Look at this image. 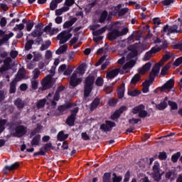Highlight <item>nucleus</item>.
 <instances>
[{
  "label": "nucleus",
  "instance_id": "nucleus-41",
  "mask_svg": "<svg viewBox=\"0 0 182 182\" xmlns=\"http://www.w3.org/2000/svg\"><path fill=\"white\" fill-rule=\"evenodd\" d=\"M102 182H112V175L109 173H105L103 176Z\"/></svg>",
  "mask_w": 182,
  "mask_h": 182
},
{
  "label": "nucleus",
  "instance_id": "nucleus-21",
  "mask_svg": "<svg viewBox=\"0 0 182 182\" xmlns=\"http://www.w3.org/2000/svg\"><path fill=\"white\" fill-rule=\"evenodd\" d=\"M118 36H120V32H119L117 30H114L108 34L107 38L109 41H114V39L118 38Z\"/></svg>",
  "mask_w": 182,
  "mask_h": 182
},
{
  "label": "nucleus",
  "instance_id": "nucleus-15",
  "mask_svg": "<svg viewBox=\"0 0 182 182\" xmlns=\"http://www.w3.org/2000/svg\"><path fill=\"white\" fill-rule=\"evenodd\" d=\"M0 36L3 37L2 39L0 40V46L4 45L5 42H8V40L10 38L14 36V33L11 32L9 34H5V31L0 30Z\"/></svg>",
  "mask_w": 182,
  "mask_h": 182
},
{
  "label": "nucleus",
  "instance_id": "nucleus-56",
  "mask_svg": "<svg viewBox=\"0 0 182 182\" xmlns=\"http://www.w3.org/2000/svg\"><path fill=\"white\" fill-rule=\"evenodd\" d=\"M70 107V105H62L58 107V110L60 112V113H63L65 110H68Z\"/></svg>",
  "mask_w": 182,
  "mask_h": 182
},
{
  "label": "nucleus",
  "instance_id": "nucleus-45",
  "mask_svg": "<svg viewBox=\"0 0 182 182\" xmlns=\"http://www.w3.org/2000/svg\"><path fill=\"white\" fill-rule=\"evenodd\" d=\"M170 66H171V64H167L162 68L161 71V75H162V76H166V75H167V72H168V69H170Z\"/></svg>",
  "mask_w": 182,
  "mask_h": 182
},
{
  "label": "nucleus",
  "instance_id": "nucleus-13",
  "mask_svg": "<svg viewBox=\"0 0 182 182\" xmlns=\"http://www.w3.org/2000/svg\"><path fill=\"white\" fill-rule=\"evenodd\" d=\"M44 32L50 36L53 35H56L59 32V28H52V23H49L47 26H46L43 29Z\"/></svg>",
  "mask_w": 182,
  "mask_h": 182
},
{
  "label": "nucleus",
  "instance_id": "nucleus-57",
  "mask_svg": "<svg viewBox=\"0 0 182 182\" xmlns=\"http://www.w3.org/2000/svg\"><path fill=\"white\" fill-rule=\"evenodd\" d=\"M168 105L172 110H177V109H178L177 103H176L175 102L168 101Z\"/></svg>",
  "mask_w": 182,
  "mask_h": 182
},
{
  "label": "nucleus",
  "instance_id": "nucleus-61",
  "mask_svg": "<svg viewBox=\"0 0 182 182\" xmlns=\"http://www.w3.org/2000/svg\"><path fill=\"white\" fill-rule=\"evenodd\" d=\"M171 4H174V0H164L162 1V4L164 5V6H168L171 5Z\"/></svg>",
  "mask_w": 182,
  "mask_h": 182
},
{
  "label": "nucleus",
  "instance_id": "nucleus-12",
  "mask_svg": "<svg viewBox=\"0 0 182 182\" xmlns=\"http://www.w3.org/2000/svg\"><path fill=\"white\" fill-rule=\"evenodd\" d=\"M77 112H79V109H77V107H75L72 111L71 114L68 117L66 124L68 126H73V124H75V120L76 119V113H77Z\"/></svg>",
  "mask_w": 182,
  "mask_h": 182
},
{
  "label": "nucleus",
  "instance_id": "nucleus-64",
  "mask_svg": "<svg viewBox=\"0 0 182 182\" xmlns=\"http://www.w3.org/2000/svg\"><path fill=\"white\" fill-rule=\"evenodd\" d=\"M97 86H103V78L99 77L96 82H95Z\"/></svg>",
  "mask_w": 182,
  "mask_h": 182
},
{
  "label": "nucleus",
  "instance_id": "nucleus-53",
  "mask_svg": "<svg viewBox=\"0 0 182 182\" xmlns=\"http://www.w3.org/2000/svg\"><path fill=\"white\" fill-rule=\"evenodd\" d=\"M50 41H46L45 43L42 44L41 50H46V49L50 46Z\"/></svg>",
  "mask_w": 182,
  "mask_h": 182
},
{
  "label": "nucleus",
  "instance_id": "nucleus-35",
  "mask_svg": "<svg viewBox=\"0 0 182 182\" xmlns=\"http://www.w3.org/2000/svg\"><path fill=\"white\" fill-rule=\"evenodd\" d=\"M66 50H68V45L64 44L56 50V53L57 55H60V53H64Z\"/></svg>",
  "mask_w": 182,
  "mask_h": 182
},
{
  "label": "nucleus",
  "instance_id": "nucleus-5",
  "mask_svg": "<svg viewBox=\"0 0 182 182\" xmlns=\"http://www.w3.org/2000/svg\"><path fill=\"white\" fill-rule=\"evenodd\" d=\"M170 54H166L165 55H164L160 62L153 67L150 73V77H154V76H157V75H159V72H160V67L163 66L164 65V63L167 62L170 59Z\"/></svg>",
  "mask_w": 182,
  "mask_h": 182
},
{
  "label": "nucleus",
  "instance_id": "nucleus-34",
  "mask_svg": "<svg viewBox=\"0 0 182 182\" xmlns=\"http://www.w3.org/2000/svg\"><path fill=\"white\" fill-rule=\"evenodd\" d=\"M75 22H76V18H73L70 21H65L63 26L64 29L70 28V26H72V25H73V23H75Z\"/></svg>",
  "mask_w": 182,
  "mask_h": 182
},
{
  "label": "nucleus",
  "instance_id": "nucleus-10",
  "mask_svg": "<svg viewBox=\"0 0 182 182\" xmlns=\"http://www.w3.org/2000/svg\"><path fill=\"white\" fill-rule=\"evenodd\" d=\"M72 37V33H68L66 31H63L57 36V39L60 41V45L68 42Z\"/></svg>",
  "mask_w": 182,
  "mask_h": 182
},
{
  "label": "nucleus",
  "instance_id": "nucleus-17",
  "mask_svg": "<svg viewBox=\"0 0 182 182\" xmlns=\"http://www.w3.org/2000/svg\"><path fill=\"white\" fill-rule=\"evenodd\" d=\"M15 132L16 137H22V136L26 134V127L22 125L18 126L16 127Z\"/></svg>",
  "mask_w": 182,
  "mask_h": 182
},
{
  "label": "nucleus",
  "instance_id": "nucleus-2",
  "mask_svg": "<svg viewBox=\"0 0 182 182\" xmlns=\"http://www.w3.org/2000/svg\"><path fill=\"white\" fill-rule=\"evenodd\" d=\"M180 23L178 25L174 24L173 26L166 25L163 27L161 31L162 35H166V36H169L171 39H174V35H177V33H180L181 32V28H180Z\"/></svg>",
  "mask_w": 182,
  "mask_h": 182
},
{
  "label": "nucleus",
  "instance_id": "nucleus-32",
  "mask_svg": "<svg viewBox=\"0 0 182 182\" xmlns=\"http://www.w3.org/2000/svg\"><path fill=\"white\" fill-rule=\"evenodd\" d=\"M15 106L18 107V109H23V106H25V102L21 100V98H18L15 102H14Z\"/></svg>",
  "mask_w": 182,
  "mask_h": 182
},
{
  "label": "nucleus",
  "instance_id": "nucleus-29",
  "mask_svg": "<svg viewBox=\"0 0 182 182\" xmlns=\"http://www.w3.org/2000/svg\"><path fill=\"white\" fill-rule=\"evenodd\" d=\"M40 142H41V134H37L33 138L31 141V144L32 146H39Z\"/></svg>",
  "mask_w": 182,
  "mask_h": 182
},
{
  "label": "nucleus",
  "instance_id": "nucleus-40",
  "mask_svg": "<svg viewBox=\"0 0 182 182\" xmlns=\"http://www.w3.org/2000/svg\"><path fill=\"white\" fill-rule=\"evenodd\" d=\"M106 32V27H103L101 29L94 31L93 35L94 36H99V35H102V33H105Z\"/></svg>",
  "mask_w": 182,
  "mask_h": 182
},
{
  "label": "nucleus",
  "instance_id": "nucleus-1",
  "mask_svg": "<svg viewBox=\"0 0 182 182\" xmlns=\"http://www.w3.org/2000/svg\"><path fill=\"white\" fill-rule=\"evenodd\" d=\"M128 49L130 52L127 55V58L122 57L118 60L119 65H123V63L126 62L122 67V70L120 68H116L109 71L106 75L107 79H114V77H116L119 73H121V75L129 73L130 69L134 68V65L136 63V60L134 58L140 53V52H141V48L139 44H135L134 46H130Z\"/></svg>",
  "mask_w": 182,
  "mask_h": 182
},
{
  "label": "nucleus",
  "instance_id": "nucleus-55",
  "mask_svg": "<svg viewBox=\"0 0 182 182\" xmlns=\"http://www.w3.org/2000/svg\"><path fill=\"white\" fill-rule=\"evenodd\" d=\"M73 72V68H72V67L70 66H68L67 68H65L63 75H65V76H69V75H70V73H72Z\"/></svg>",
  "mask_w": 182,
  "mask_h": 182
},
{
  "label": "nucleus",
  "instance_id": "nucleus-38",
  "mask_svg": "<svg viewBox=\"0 0 182 182\" xmlns=\"http://www.w3.org/2000/svg\"><path fill=\"white\" fill-rule=\"evenodd\" d=\"M143 109H144V106H143V105H139L138 107H135L132 109V113L134 114H137V113H140V112H141V110H143Z\"/></svg>",
  "mask_w": 182,
  "mask_h": 182
},
{
  "label": "nucleus",
  "instance_id": "nucleus-63",
  "mask_svg": "<svg viewBox=\"0 0 182 182\" xmlns=\"http://www.w3.org/2000/svg\"><path fill=\"white\" fill-rule=\"evenodd\" d=\"M0 26H1V28H4V26H6V18L5 17H2L0 19Z\"/></svg>",
  "mask_w": 182,
  "mask_h": 182
},
{
  "label": "nucleus",
  "instance_id": "nucleus-19",
  "mask_svg": "<svg viewBox=\"0 0 182 182\" xmlns=\"http://www.w3.org/2000/svg\"><path fill=\"white\" fill-rule=\"evenodd\" d=\"M125 110H127V107L125 106L121 107L119 110H117L112 116L111 119L112 120H116V119H119L120 117V114H122V112H125Z\"/></svg>",
  "mask_w": 182,
  "mask_h": 182
},
{
  "label": "nucleus",
  "instance_id": "nucleus-7",
  "mask_svg": "<svg viewBox=\"0 0 182 182\" xmlns=\"http://www.w3.org/2000/svg\"><path fill=\"white\" fill-rule=\"evenodd\" d=\"M164 48H167V44L163 43V45H161L160 47L155 46L151 49V50L148 51L145 55H144V60H150L151 58H153V55L154 53H157V52H159L161 49H164Z\"/></svg>",
  "mask_w": 182,
  "mask_h": 182
},
{
  "label": "nucleus",
  "instance_id": "nucleus-33",
  "mask_svg": "<svg viewBox=\"0 0 182 182\" xmlns=\"http://www.w3.org/2000/svg\"><path fill=\"white\" fill-rule=\"evenodd\" d=\"M19 168V163L16 162L13 164L11 166H6L5 168L6 170H9V171H12V170H16V168Z\"/></svg>",
  "mask_w": 182,
  "mask_h": 182
},
{
  "label": "nucleus",
  "instance_id": "nucleus-25",
  "mask_svg": "<svg viewBox=\"0 0 182 182\" xmlns=\"http://www.w3.org/2000/svg\"><path fill=\"white\" fill-rule=\"evenodd\" d=\"M167 100H168V97H166L164 98V102H161L159 105H156V108L158 110H164L166 107H167Z\"/></svg>",
  "mask_w": 182,
  "mask_h": 182
},
{
  "label": "nucleus",
  "instance_id": "nucleus-22",
  "mask_svg": "<svg viewBox=\"0 0 182 182\" xmlns=\"http://www.w3.org/2000/svg\"><path fill=\"white\" fill-rule=\"evenodd\" d=\"M151 85V81L150 80H146L142 83V92L143 93H148L149 88L150 87V85Z\"/></svg>",
  "mask_w": 182,
  "mask_h": 182
},
{
  "label": "nucleus",
  "instance_id": "nucleus-50",
  "mask_svg": "<svg viewBox=\"0 0 182 182\" xmlns=\"http://www.w3.org/2000/svg\"><path fill=\"white\" fill-rule=\"evenodd\" d=\"M106 18H107V11H104L100 16V22L102 23L104 21H106Z\"/></svg>",
  "mask_w": 182,
  "mask_h": 182
},
{
  "label": "nucleus",
  "instance_id": "nucleus-44",
  "mask_svg": "<svg viewBox=\"0 0 182 182\" xmlns=\"http://www.w3.org/2000/svg\"><path fill=\"white\" fill-rule=\"evenodd\" d=\"M23 75H25V70L20 69L17 73V77H16V80H21L23 77Z\"/></svg>",
  "mask_w": 182,
  "mask_h": 182
},
{
  "label": "nucleus",
  "instance_id": "nucleus-6",
  "mask_svg": "<svg viewBox=\"0 0 182 182\" xmlns=\"http://www.w3.org/2000/svg\"><path fill=\"white\" fill-rule=\"evenodd\" d=\"M93 83H95V77L89 76L85 79L84 91V95L85 97H87V96L90 95L92 89H93Z\"/></svg>",
  "mask_w": 182,
  "mask_h": 182
},
{
  "label": "nucleus",
  "instance_id": "nucleus-49",
  "mask_svg": "<svg viewBox=\"0 0 182 182\" xmlns=\"http://www.w3.org/2000/svg\"><path fill=\"white\" fill-rule=\"evenodd\" d=\"M39 85V80H31V86H32V89H33L34 90H36V89H38V85Z\"/></svg>",
  "mask_w": 182,
  "mask_h": 182
},
{
  "label": "nucleus",
  "instance_id": "nucleus-60",
  "mask_svg": "<svg viewBox=\"0 0 182 182\" xmlns=\"http://www.w3.org/2000/svg\"><path fill=\"white\" fill-rule=\"evenodd\" d=\"M32 45H33V41L30 40L26 43L25 49L26 50H29L32 48Z\"/></svg>",
  "mask_w": 182,
  "mask_h": 182
},
{
  "label": "nucleus",
  "instance_id": "nucleus-3",
  "mask_svg": "<svg viewBox=\"0 0 182 182\" xmlns=\"http://www.w3.org/2000/svg\"><path fill=\"white\" fill-rule=\"evenodd\" d=\"M48 105L51 109H55L57 103L53 100V94L49 93L46 99L41 100L37 102L38 109H41L45 106V105Z\"/></svg>",
  "mask_w": 182,
  "mask_h": 182
},
{
  "label": "nucleus",
  "instance_id": "nucleus-4",
  "mask_svg": "<svg viewBox=\"0 0 182 182\" xmlns=\"http://www.w3.org/2000/svg\"><path fill=\"white\" fill-rule=\"evenodd\" d=\"M170 54H166L165 55H164L160 62L153 67L150 73V77H154V76H157V75H159V72H160V67L163 66L164 65V63L167 62L170 59Z\"/></svg>",
  "mask_w": 182,
  "mask_h": 182
},
{
  "label": "nucleus",
  "instance_id": "nucleus-16",
  "mask_svg": "<svg viewBox=\"0 0 182 182\" xmlns=\"http://www.w3.org/2000/svg\"><path fill=\"white\" fill-rule=\"evenodd\" d=\"M150 69H151V63H146L138 69V73L141 75H146L147 72H149Z\"/></svg>",
  "mask_w": 182,
  "mask_h": 182
},
{
  "label": "nucleus",
  "instance_id": "nucleus-26",
  "mask_svg": "<svg viewBox=\"0 0 182 182\" xmlns=\"http://www.w3.org/2000/svg\"><path fill=\"white\" fill-rule=\"evenodd\" d=\"M68 137H69V134H65L63 131H60L57 135V139L59 141H64Z\"/></svg>",
  "mask_w": 182,
  "mask_h": 182
},
{
  "label": "nucleus",
  "instance_id": "nucleus-18",
  "mask_svg": "<svg viewBox=\"0 0 182 182\" xmlns=\"http://www.w3.org/2000/svg\"><path fill=\"white\" fill-rule=\"evenodd\" d=\"M49 150H53V146H52V144L48 143L43 147L40 151L37 152V155L38 156H45L46 151H49Z\"/></svg>",
  "mask_w": 182,
  "mask_h": 182
},
{
  "label": "nucleus",
  "instance_id": "nucleus-31",
  "mask_svg": "<svg viewBox=\"0 0 182 182\" xmlns=\"http://www.w3.org/2000/svg\"><path fill=\"white\" fill-rule=\"evenodd\" d=\"M65 90V87L63 86H60L58 88L54 97H53V99L54 100V101L56 102L59 100V92H62V90Z\"/></svg>",
  "mask_w": 182,
  "mask_h": 182
},
{
  "label": "nucleus",
  "instance_id": "nucleus-42",
  "mask_svg": "<svg viewBox=\"0 0 182 182\" xmlns=\"http://www.w3.org/2000/svg\"><path fill=\"white\" fill-rule=\"evenodd\" d=\"M140 78H141V77H140L139 74L135 75L131 80V84L136 85V83H137V82H140Z\"/></svg>",
  "mask_w": 182,
  "mask_h": 182
},
{
  "label": "nucleus",
  "instance_id": "nucleus-37",
  "mask_svg": "<svg viewBox=\"0 0 182 182\" xmlns=\"http://www.w3.org/2000/svg\"><path fill=\"white\" fill-rule=\"evenodd\" d=\"M100 103V100H99V98L95 99L92 103L91 104V107H90L91 110H95V109H96V107L99 106Z\"/></svg>",
  "mask_w": 182,
  "mask_h": 182
},
{
  "label": "nucleus",
  "instance_id": "nucleus-14",
  "mask_svg": "<svg viewBox=\"0 0 182 182\" xmlns=\"http://www.w3.org/2000/svg\"><path fill=\"white\" fill-rule=\"evenodd\" d=\"M174 87V80L171 79L166 82L161 88L162 92H170Z\"/></svg>",
  "mask_w": 182,
  "mask_h": 182
},
{
  "label": "nucleus",
  "instance_id": "nucleus-36",
  "mask_svg": "<svg viewBox=\"0 0 182 182\" xmlns=\"http://www.w3.org/2000/svg\"><path fill=\"white\" fill-rule=\"evenodd\" d=\"M141 92H140V90H129L128 91V95L129 96H132V97H135V96H139V95H141Z\"/></svg>",
  "mask_w": 182,
  "mask_h": 182
},
{
  "label": "nucleus",
  "instance_id": "nucleus-52",
  "mask_svg": "<svg viewBox=\"0 0 182 182\" xmlns=\"http://www.w3.org/2000/svg\"><path fill=\"white\" fill-rule=\"evenodd\" d=\"M6 124V120L3 119L0 121V133H2L5 130V125Z\"/></svg>",
  "mask_w": 182,
  "mask_h": 182
},
{
  "label": "nucleus",
  "instance_id": "nucleus-48",
  "mask_svg": "<svg viewBox=\"0 0 182 182\" xmlns=\"http://www.w3.org/2000/svg\"><path fill=\"white\" fill-rule=\"evenodd\" d=\"M120 8H122L121 4H119L116 7H112V11H110V15H113V16L116 15V14H117V12H119V9H120Z\"/></svg>",
  "mask_w": 182,
  "mask_h": 182
},
{
  "label": "nucleus",
  "instance_id": "nucleus-59",
  "mask_svg": "<svg viewBox=\"0 0 182 182\" xmlns=\"http://www.w3.org/2000/svg\"><path fill=\"white\" fill-rule=\"evenodd\" d=\"M58 4H59V3H57L55 0L51 1L50 5V8L51 11H55L58 8Z\"/></svg>",
  "mask_w": 182,
  "mask_h": 182
},
{
  "label": "nucleus",
  "instance_id": "nucleus-30",
  "mask_svg": "<svg viewBox=\"0 0 182 182\" xmlns=\"http://www.w3.org/2000/svg\"><path fill=\"white\" fill-rule=\"evenodd\" d=\"M68 11H69V7L63 6V8L57 9L55 11V15L57 16H60V15H62V14H63V12H68Z\"/></svg>",
  "mask_w": 182,
  "mask_h": 182
},
{
  "label": "nucleus",
  "instance_id": "nucleus-43",
  "mask_svg": "<svg viewBox=\"0 0 182 182\" xmlns=\"http://www.w3.org/2000/svg\"><path fill=\"white\" fill-rule=\"evenodd\" d=\"M39 76H41V70H39V69L36 68L33 70V80H37L38 77H39Z\"/></svg>",
  "mask_w": 182,
  "mask_h": 182
},
{
  "label": "nucleus",
  "instance_id": "nucleus-54",
  "mask_svg": "<svg viewBox=\"0 0 182 182\" xmlns=\"http://www.w3.org/2000/svg\"><path fill=\"white\" fill-rule=\"evenodd\" d=\"M31 35L32 36H33V38H38V36H42L43 33L41 32L39 30H35L32 32Z\"/></svg>",
  "mask_w": 182,
  "mask_h": 182
},
{
  "label": "nucleus",
  "instance_id": "nucleus-28",
  "mask_svg": "<svg viewBox=\"0 0 182 182\" xmlns=\"http://www.w3.org/2000/svg\"><path fill=\"white\" fill-rule=\"evenodd\" d=\"M118 93V97L119 99H122L124 96V84H122L119 87L117 90Z\"/></svg>",
  "mask_w": 182,
  "mask_h": 182
},
{
  "label": "nucleus",
  "instance_id": "nucleus-9",
  "mask_svg": "<svg viewBox=\"0 0 182 182\" xmlns=\"http://www.w3.org/2000/svg\"><path fill=\"white\" fill-rule=\"evenodd\" d=\"M52 75H47L43 80L41 81V86L43 90H46L48 89H50L52 87Z\"/></svg>",
  "mask_w": 182,
  "mask_h": 182
},
{
  "label": "nucleus",
  "instance_id": "nucleus-8",
  "mask_svg": "<svg viewBox=\"0 0 182 182\" xmlns=\"http://www.w3.org/2000/svg\"><path fill=\"white\" fill-rule=\"evenodd\" d=\"M152 177L156 181H159L161 179V175H160V164L155 162L152 169Z\"/></svg>",
  "mask_w": 182,
  "mask_h": 182
},
{
  "label": "nucleus",
  "instance_id": "nucleus-11",
  "mask_svg": "<svg viewBox=\"0 0 182 182\" xmlns=\"http://www.w3.org/2000/svg\"><path fill=\"white\" fill-rule=\"evenodd\" d=\"M80 83H82V77L77 75L76 73H73L70 80V86L75 87V86H77Z\"/></svg>",
  "mask_w": 182,
  "mask_h": 182
},
{
  "label": "nucleus",
  "instance_id": "nucleus-23",
  "mask_svg": "<svg viewBox=\"0 0 182 182\" xmlns=\"http://www.w3.org/2000/svg\"><path fill=\"white\" fill-rule=\"evenodd\" d=\"M11 61L12 60L11 58H6L4 60V65L0 68V72H5V70H8L9 69V63H11Z\"/></svg>",
  "mask_w": 182,
  "mask_h": 182
},
{
  "label": "nucleus",
  "instance_id": "nucleus-47",
  "mask_svg": "<svg viewBox=\"0 0 182 182\" xmlns=\"http://www.w3.org/2000/svg\"><path fill=\"white\" fill-rule=\"evenodd\" d=\"M123 180V177L117 176L116 173L112 174V182H120Z\"/></svg>",
  "mask_w": 182,
  "mask_h": 182
},
{
  "label": "nucleus",
  "instance_id": "nucleus-24",
  "mask_svg": "<svg viewBox=\"0 0 182 182\" xmlns=\"http://www.w3.org/2000/svg\"><path fill=\"white\" fill-rule=\"evenodd\" d=\"M85 70H86V65H81L76 69V70L74 71V73H76V75L79 76L80 75H83Z\"/></svg>",
  "mask_w": 182,
  "mask_h": 182
},
{
  "label": "nucleus",
  "instance_id": "nucleus-46",
  "mask_svg": "<svg viewBox=\"0 0 182 182\" xmlns=\"http://www.w3.org/2000/svg\"><path fill=\"white\" fill-rule=\"evenodd\" d=\"M16 80H13L10 83V93H15V91L16 90Z\"/></svg>",
  "mask_w": 182,
  "mask_h": 182
},
{
  "label": "nucleus",
  "instance_id": "nucleus-27",
  "mask_svg": "<svg viewBox=\"0 0 182 182\" xmlns=\"http://www.w3.org/2000/svg\"><path fill=\"white\" fill-rule=\"evenodd\" d=\"M52 60V51L46 50L45 54L44 62H46V65H49V62Z\"/></svg>",
  "mask_w": 182,
  "mask_h": 182
},
{
  "label": "nucleus",
  "instance_id": "nucleus-51",
  "mask_svg": "<svg viewBox=\"0 0 182 182\" xmlns=\"http://www.w3.org/2000/svg\"><path fill=\"white\" fill-rule=\"evenodd\" d=\"M181 156V154L180 152H177L176 154H174L172 157L171 160L173 163H177V160H178V158Z\"/></svg>",
  "mask_w": 182,
  "mask_h": 182
},
{
  "label": "nucleus",
  "instance_id": "nucleus-20",
  "mask_svg": "<svg viewBox=\"0 0 182 182\" xmlns=\"http://www.w3.org/2000/svg\"><path fill=\"white\" fill-rule=\"evenodd\" d=\"M115 124L110 121H106V124H103L101 125L100 129L104 132H109L112 127H114Z\"/></svg>",
  "mask_w": 182,
  "mask_h": 182
},
{
  "label": "nucleus",
  "instance_id": "nucleus-58",
  "mask_svg": "<svg viewBox=\"0 0 182 182\" xmlns=\"http://www.w3.org/2000/svg\"><path fill=\"white\" fill-rule=\"evenodd\" d=\"M32 28H33V23L32 21H28L26 26V31H28V32H31V31H32Z\"/></svg>",
  "mask_w": 182,
  "mask_h": 182
},
{
  "label": "nucleus",
  "instance_id": "nucleus-39",
  "mask_svg": "<svg viewBox=\"0 0 182 182\" xmlns=\"http://www.w3.org/2000/svg\"><path fill=\"white\" fill-rule=\"evenodd\" d=\"M33 53V60L34 62H39V60H41V59H42V54L39 53L38 52H34Z\"/></svg>",
  "mask_w": 182,
  "mask_h": 182
},
{
  "label": "nucleus",
  "instance_id": "nucleus-62",
  "mask_svg": "<svg viewBox=\"0 0 182 182\" xmlns=\"http://www.w3.org/2000/svg\"><path fill=\"white\" fill-rule=\"evenodd\" d=\"M181 63H182V57H180L174 61L173 66H176V67L180 66Z\"/></svg>",
  "mask_w": 182,
  "mask_h": 182
}]
</instances>
